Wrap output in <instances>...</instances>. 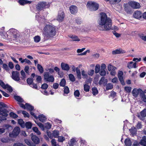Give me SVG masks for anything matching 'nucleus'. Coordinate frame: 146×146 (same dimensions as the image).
I'll return each mask as SVG.
<instances>
[{
    "label": "nucleus",
    "mask_w": 146,
    "mask_h": 146,
    "mask_svg": "<svg viewBox=\"0 0 146 146\" xmlns=\"http://www.w3.org/2000/svg\"><path fill=\"white\" fill-rule=\"evenodd\" d=\"M98 23V25L97 27L100 31H108L112 29V21L104 13H100Z\"/></svg>",
    "instance_id": "obj_1"
},
{
    "label": "nucleus",
    "mask_w": 146,
    "mask_h": 146,
    "mask_svg": "<svg viewBox=\"0 0 146 146\" xmlns=\"http://www.w3.org/2000/svg\"><path fill=\"white\" fill-rule=\"evenodd\" d=\"M56 29L52 26L48 25L45 26L44 29L43 34L47 38H52L55 36Z\"/></svg>",
    "instance_id": "obj_2"
},
{
    "label": "nucleus",
    "mask_w": 146,
    "mask_h": 146,
    "mask_svg": "<svg viewBox=\"0 0 146 146\" xmlns=\"http://www.w3.org/2000/svg\"><path fill=\"white\" fill-rule=\"evenodd\" d=\"M8 37L9 36L13 40L17 39L20 36L19 31L17 30L11 29H10L8 31Z\"/></svg>",
    "instance_id": "obj_3"
},
{
    "label": "nucleus",
    "mask_w": 146,
    "mask_h": 146,
    "mask_svg": "<svg viewBox=\"0 0 146 146\" xmlns=\"http://www.w3.org/2000/svg\"><path fill=\"white\" fill-rule=\"evenodd\" d=\"M87 6L89 10L92 11L97 10L99 7V5L98 3L91 1H88Z\"/></svg>",
    "instance_id": "obj_4"
},
{
    "label": "nucleus",
    "mask_w": 146,
    "mask_h": 146,
    "mask_svg": "<svg viewBox=\"0 0 146 146\" xmlns=\"http://www.w3.org/2000/svg\"><path fill=\"white\" fill-rule=\"evenodd\" d=\"M50 3H47L44 1H42L38 3L36 6V10L40 11L43 9L48 8L50 6Z\"/></svg>",
    "instance_id": "obj_5"
},
{
    "label": "nucleus",
    "mask_w": 146,
    "mask_h": 146,
    "mask_svg": "<svg viewBox=\"0 0 146 146\" xmlns=\"http://www.w3.org/2000/svg\"><path fill=\"white\" fill-rule=\"evenodd\" d=\"M44 79L46 81L51 82H54V78L53 76L50 75V74L49 72H45L44 73Z\"/></svg>",
    "instance_id": "obj_6"
},
{
    "label": "nucleus",
    "mask_w": 146,
    "mask_h": 146,
    "mask_svg": "<svg viewBox=\"0 0 146 146\" xmlns=\"http://www.w3.org/2000/svg\"><path fill=\"white\" fill-rule=\"evenodd\" d=\"M20 131V128L18 127H15L13 129L12 133H9V136L11 137H15L17 136Z\"/></svg>",
    "instance_id": "obj_7"
},
{
    "label": "nucleus",
    "mask_w": 146,
    "mask_h": 146,
    "mask_svg": "<svg viewBox=\"0 0 146 146\" xmlns=\"http://www.w3.org/2000/svg\"><path fill=\"white\" fill-rule=\"evenodd\" d=\"M128 4L131 7L134 9H139L141 7L139 3L133 1L129 2Z\"/></svg>",
    "instance_id": "obj_8"
},
{
    "label": "nucleus",
    "mask_w": 146,
    "mask_h": 146,
    "mask_svg": "<svg viewBox=\"0 0 146 146\" xmlns=\"http://www.w3.org/2000/svg\"><path fill=\"white\" fill-rule=\"evenodd\" d=\"M12 78L16 81H19V72L17 71H13L12 72Z\"/></svg>",
    "instance_id": "obj_9"
},
{
    "label": "nucleus",
    "mask_w": 146,
    "mask_h": 146,
    "mask_svg": "<svg viewBox=\"0 0 146 146\" xmlns=\"http://www.w3.org/2000/svg\"><path fill=\"white\" fill-rule=\"evenodd\" d=\"M137 116L141 120H144L145 117H146V109H144L140 112V114H137Z\"/></svg>",
    "instance_id": "obj_10"
},
{
    "label": "nucleus",
    "mask_w": 146,
    "mask_h": 146,
    "mask_svg": "<svg viewBox=\"0 0 146 146\" xmlns=\"http://www.w3.org/2000/svg\"><path fill=\"white\" fill-rule=\"evenodd\" d=\"M9 111L6 109L0 107V115L3 116V117H7L8 115Z\"/></svg>",
    "instance_id": "obj_11"
},
{
    "label": "nucleus",
    "mask_w": 146,
    "mask_h": 146,
    "mask_svg": "<svg viewBox=\"0 0 146 146\" xmlns=\"http://www.w3.org/2000/svg\"><path fill=\"white\" fill-rule=\"evenodd\" d=\"M123 73L122 71H119L118 74V77L119 80L120 81L122 84L123 85L124 84V82L123 80Z\"/></svg>",
    "instance_id": "obj_12"
},
{
    "label": "nucleus",
    "mask_w": 146,
    "mask_h": 146,
    "mask_svg": "<svg viewBox=\"0 0 146 146\" xmlns=\"http://www.w3.org/2000/svg\"><path fill=\"white\" fill-rule=\"evenodd\" d=\"M70 12L72 14H75L77 13L78 9L77 7L74 5L70 6L69 8Z\"/></svg>",
    "instance_id": "obj_13"
},
{
    "label": "nucleus",
    "mask_w": 146,
    "mask_h": 146,
    "mask_svg": "<svg viewBox=\"0 0 146 146\" xmlns=\"http://www.w3.org/2000/svg\"><path fill=\"white\" fill-rule=\"evenodd\" d=\"M61 67L62 69L65 71H68L69 70L70 68L68 65L66 63L62 62L61 63Z\"/></svg>",
    "instance_id": "obj_14"
},
{
    "label": "nucleus",
    "mask_w": 146,
    "mask_h": 146,
    "mask_svg": "<svg viewBox=\"0 0 146 146\" xmlns=\"http://www.w3.org/2000/svg\"><path fill=\"white\" fill-rule=\"evenodd\" d=\"M125 10L127 13H130L131 12V8L128 4H124L123 5Z\"/></svg>",
    "instance_id": "obj_15"
},
{
    "label": "nucleus",
    "mask_w": 146,
    "mask_h": 146,
    "mask_svg": "<svg viewBox=\"0 0 146 146\" xmlns=\"http://www.w3.org/2000/svg\"><path fill=\"white\" fill-rule=\"evenodd\" d=\"M64 17V15L63 12L60 11L59 12L57 17V20L59 21H62Z\"/></svg>",
    "instance_id": "obj_16"
},
{
    "label": "nucleus",
    "mask_w": 146,
    "mask_h": 146,
    "mask_svg": "<svg viewBox=\"0 0 146 146\" xmlns=\"http://www.w3.org/2000/svg\"><path fill=\"white\" fill-rule=\"evenodd\" d=\"M140 88L137 89V88L134 89L132 91V94L133 96L135 98H136L138 96L139 94H140V91L139 90Z\"/></svg>",
    "instance_id": "obj_17"
},
{
    "label": "nucleus",
    "mask_w": 146,
    "mask_h": 146,
    "mask_svg": "<svg viewBox=\"0 0 146 146\" xmlns=\"http://www.w3.org/2000/svg\"><path fill=\"white\" fill-rule=\"evenodd\" d=\"M133 16L135 18L139 19L141 17L142 13L140 11H137L134 13Z\"/></svg>",
    "instance_id": "obj_18"
},
{
    "label": "nucleus",
    "mask_w": 146,
    "mask_h": 146,
    "mask_svg": "<svg viewBox=\"0 0 146 146\" xmlns=\"http://www.w3.org/2000/svg\"><path fill=\"white\" fill-rule=\"evenodd\" d=\"M107 80L106 79H105V77H102L99 82V84L100 85L103 84L105 85L107 84Z\"/></svg>",
    "instance_id": "obj_19"
},
{
    "label": "nucleus",
    "mask_w": 146,
    "mask_h": 146,
    "mask_svg": "<svg viewBox=\"0 0 146 146\" xmlns=\"http://www.w3.org/2000/svg\"><path fill=\"white\" fill-rule=\"evenodd\" d=\"M31 139L36 144H38L39 142V138L35 135H33L31 137Z\"/></svg>",
    "instance_id": "obj_20"
},
{
    "label": "nucleus",
    "mask_w": 146,
    "mask_h": 146,
    "mask_svg": "<svg viewBox=\"0 0 146 146\" xmlns=\"http://www.w3.org/2000/svg\"><path fill=\"white\" fill-rule=\"evenodd\" d=\"M125 52V51L122 49H116L115 50L113 51L112 52L113 54H119L121 53H124Z\"/></svg>",
    "instance_id": "obj_21"
},
{
    "label": "nucleus",
    "mask_w": 146,
    "mask_h": 146,
    "mask_svg": "<svg viewBox=\"0 0 146 146\" xmlns=\"http://www.w3.org/2000/svg\"><path fill=\"white\" fill-rule=\"evenodd\" d=\"M139 144L143 146H146V136H144L143 137L142 139L139 143Z\"/></svg>",
    "instance_id": "obj_22"
},
{
    "label": "nucleus",
    "mask_w": 146,
    "mask_h": 146,
    "mask_svg": "<svg viewBox=\"0 0 146 146\" xmlns=\"http://www.w3.org/2000/svg\"><path fill=\"white\" fill-rule=\"evenodd\" d=\"M38 118L39 121L42 122H44L46 121V117L43 114L39 115Z\"/></svg>",
    "instance_id": "obj_23"
},
{
    "label": "nucleus",
    "mask_w": 146,
    "mask_h": 146,
    "mask_svg": "<svg viewBox=\"0 0 146 146\" xmlns=\"http://www.w3.org/2000/svg\"><path fill=\"white\" fill-rule=\"evenodd\" d=\"M19 3L21 5H24L26 4H30L31 1L27 0H19L18 1Z\"/></svg>",
    "instance_id": "obj_24"
},
{
    "label": "nucleus",
    "mask_w": 146,
    "mask_h": 146,
    "mask_svg": "<svg viewBox=\"0 0 146 146\" xmlns=\"http://www.w3.org/2000/svg\"><path fill=\"white\" fill-rule=\"evenodd\" d=\"M69 37L72 39V40L73 41H80V39L78 37L75 35H70Z\"/></svg>",
    "instance_id": "obj_25"
},
{
    "label": "nucleus",
    "mask_w": 146,
    "mask_h": 146,
    "mask_svg": "<svg viewBox=\"0 0 146 146\" xmlns=\"http://www.w3.org/2000/svg\"><path fill=\"white\" fill-rule=\"evenodd\" d=\"M26 109H27V110L32 111L34 109V107L32 106L31 105L28 104V103H26Z\"/></svg>",
    "instance_id": "obj_26"
},
{
    "label": "nucleus",
    "mask_w": 146,
    "mask_h": 146,
    "mask_svg": "<svg viewBox=\"0 0 146 146\" xmlns=\"http://www.w3.org/2000/svg\"><path fill=\"white\" fill-rule=\"evenodd\" d=\"M125 143L126 146H131V140L129 139H126L125 141Z\"/></svg>",
    "instance_id": "obj_27"
},
{
    "label": "nucleus",
    "mask_w": 146,
    "mask_h": 146,
    "mask_svg": "<svg viewBox=\"0 0 146 146\" xmlns=\"http://www.w3.org/2000/svg\"><path fill=\"white\" fill-rule=\"evenodd\" d=\"M37 69L40 73L42 74L44 72V69L42 67L40 64H38Z\"/></svg>",
    "instance_id": "obj_28"
},
{
    "label": "nucleus",
    "mask_w": 146,
    "mask_h": 146,
    "mask_svg": "<svg viewBox=\"0 0 146 146\" xmlns=\"http://www.w3.org/2000/svg\"><path fill=\"white\" fill-rule=\"evenodd\" d=\"M76 71L78 78L79 79H81V72L79 69L78 67L76 68Z\"/></svg>",
    "instance_id": "obj_29"
},
{
    "label": "nucleus",
    "mask_w": 146,
    "mask_h": 146,
    "mask_svg": "<svg viewBox=\"0 0 146 146\" xmlns=\"http://www.w3.org/2000/svg\"><path fill=\"white\" fill-rule=\"evenodd\" d=\"M35 78H36V82L38 83H41L42 79L40 76L36 75L35 76Z\"/></svg>",
    "instance_id": "obj_30"
},
{
    "label": "nucleus",
    "mask_w": 146,
    "mask_h": 146,
    "mask_svg": "<svg viewBox=\"0 0 146 146\" xmlns=\"http://www.w3.org/2000/svg\"><path fill=\"white\" fill-rule=\"evenodd\" d=\"M18 123L22 127H24L25 126V124L23 120L22 119H19L18 120Z\"/></svg>",
    "instance_id": "obj_31"
},
{
    "label": "nucleus",
    "mask_w": 146,
    "mask_h": 146,
    "mask_svg": "<svg viewBox=\"0 0 146 146\" xmlns=\"http://www.w3.org/2000/svg\"><path fill=\"white\" fill-rule=\"evenodd\" d=\"M15 99L18 102H23V99L20 96H14Z\"/></svg>",
    "instance_id": "obj_32"
},
{
    "label": "nucleus",
    "mask_w": 146,
    "mask_h": 146,
    "mask_svg": "<svg viewBox=\"0 0 146 146\" xmlns=\"http://www.w3.org/2000/svg\"><path fill=\"white\" fill-rule=\"evenodd\" d=\"M59 132L57 130H54L53 131L52 135L54 137H58L59 136Z\"/></svg>",
    "instance_id": "obj_33"
},
{
    "label": "nucleus",
    "mask_w": 146,
    "mask_h": 146,
    "mask_svg": "<svg viewBox=\"0 0 146 146\" xmlns=\"http://www.w3.org/2000/svg\"><path fill=\"white\" fill-rule=\"evenodd\" d=\"M25 126L28 129H31L32 126V124L30 122H27L25 123Z\"/></svg>",
    "instance_id": "obj_34"
},
{
    "label": "nucleus",
    "mask_w": 146,
    "mask_h": 146,
    "mask_svg": "<svg viewBox=\"0 0 146 146\" xmlns=\"http://www.w3.org/2000/svg\"><path fill=\"white\" fill-rule=\"evenodd\" d=\"M25 141L27 145L30 146H35L36 145L33 143H31L30 141L27 139L25 140Z\"/></svg>",
    "instance_id": "obj_35"
},
{
    "label": "nucleus",
    "mask_w": 146,
    "mask_h": 146,
    "mask_svg": "<svg viewBox=\"0 0 146 146\" xmlns=\"http://www.w3.org/2000/svg\"><path fill=\"white\" fill-rule=\"evenodd\" d=\"M34 80L32 78H29L27 79V82L29 85H32L33 83Z\"/></svg>",
    "instance_id": "obj_36"
},
{
    "label": "nucleus",
    "mask_w": 146,
    "mask_h": 146,
    "mask_svg": "<svg viewBox=\"0 0 146 146\" xmlns=\"http://www.w3.org/2000/svg\"><path fill=\"white\" fill-rule=\"evenodd\" d=\"M66 82L64 79H62L60 83V86L64 87L66 85Z\"/></svg>",
    "instance_id": "obj_37"
},
{
    "label": "nucleus",
    "mask_w": 146,
    "mask_h": 146,
    "mask_svg": "<svg viewBox=\"0 0 146 146\" xmlns=\"http://www.w3.org/2000/svg\"><path fill=\"white\" fill-rule=\"evenodd\" d=\"M113 88V85L111 83L107 84L106 85V89L107 90L111 89Z\"/></svg>",
    "instance_id": "obj_38"
},
{
    "label": "nucleus",
    "mask_w": 146,
    "mask_h": 146,
    "mask_svg": "<svg viewBox=\"0 0 146 146\" xmlns=\"http://www.w3.org/2000/svg\"><path fill=\"white\" fill-rule=\"evenodd\" d=\"M76 140L74 139H72L68 144L70 146H73L76 143Z\"/></svg>",
    "instance_id": "obj_39"
},
{
    "label": "nucleus",
    "mask_w": 146,
    "mask_h": 146,
    "mask_svg": "<svg viewBox=\"0 0 146 146\" xmlns=\"http://www.w3.org/2000/svg\"><path fill=\"white\" fill-rule=\"evenodd\" d=\"M92 93L94 95H95L98 94V92L96 88L94 87L92 88Z\"/></svg>",
    "instance_id": "obj_40"
},
{
    "label": "nucleus",
    "mask_w": 146,
    "mask_h": 146,
    "mask_svg": "<svg viewBox=\"0 0 146 146\" xmlns=\"http://www.w3.org/2000/svg\"><path fill=\"white\" fill-rule=\"evenodd\" d=\"M116 69V67H113L112 69V70L110 71V74L112 76H115V74L116 72L115 71V70Z\"/></svg>",
    "instance_id": "obj_41"
},
{
    "label": "nucleus",
    "mask_w": 146,
    "mask_h": 146,
    "mask_svg": "<svg viewBox=\"0 0 146 146\" xmlns=\"http://www.w3.org/2000/svg\"><path fill=\"white\" fill-rule=\"evenodd\" d=\"M100 69V66L99 64L96 65L95 68V72L96 74L98 73Z\"/></svg>",
    "instance_id": "obj_42"
},
{
    "label": "nucleus",
    "mask_w": 146,
    "mask_h": 146,
    "mask_svg": "<svg viewBox=\"0 0 146 146\" xmlns=\"http://www.w3.org/2000/svg\"><path fill=\"white\" fill-rule=\"evenodd\" d=\"M84 90L86 92H89L90 90V87L86 84H84Z\"/></svg>",
    "instance_id": "obj_43"
},
{
    "label": "nucleus",
    "mask_w": 146,
    "mask_h": 146,
    "mask_svg": "<svg viewBox=\"0 0 146 146\" xmlns=\"http://www.w3.org/2000/svg\"><path fill=\"white\" fill-rule=\"evenodd\" d=\"M9 115L11 117L13 118H16L18 117L17 115L13 112H10L9 113Z\"/></svg>",
    "instance_id": "obj_44"
},
{
    "label": "nucleus",
    "mask_w": 146,
    "mask_h": 146,
    "mask_svg": "<svg viewBox=\"0 0 146 146\" xmlns=\"http://www.w3.org/2000/svg\"><path fill=\"white\" fill-rule=\"evenodd\" d=\"M1 141L3 143H7L9 142L10 140L9 138H3L1 139Z\"/></svg>",
    "instance_id": "obj_45"
},
{
    "label": "nucleus",
    "mask_w": 146,
    "mask_h": 146,
    "mask_svg": "<svg viewBox=\"0 0 146 146\" xmlns=\"http://www.w3.org/2000/svg\"><path fill=\"white\" fill-rule=\"evenodd\" d=\"M69 78L70 80L72 82L75 81V78L74 75L72 74H70L69 75Z\"/></svg>",
    "instance_id": "obj_46"
},
{
    "label": "nucleus",
    "mask_w": 146,
    "mask_h": 146,
    "mask_svg": "<svg viewBox=\"0 0 146 146\" xmlns=\"http://www.w3.org/2000/svg\"><path fill=\"white\" fill-rule=\"evenodd\" d=\"M35 123L37 124V125L42 130H44V125L41 123L39 122L36 123V121H35Z\"/></svg>",
    "instance_id": "obj_47"
},
{
    "label": "nucleus",
    "mask_w": 146,
    "mask_h": 146,
    "mask_svg": "<svg viewBox=\"0 0 146 146\" xmlns=\"http://www.w3.org/2000/svg\"><path fill=\"white\" fill-rule=\"evenodd\" d=\"M35 41L36 42H39L40 40V38L39 36H36L34 37Z\"/></svg>",
    "instance_id": "obj_48"
},
{
    "label": "nucleus",
    "mask_w": 146,
    "mask_h": 146,
    "mask_svg": "<svg viewBox=\"0 0 146 146\" xmlns=\"http://www.w3.org/2000/svg\"><path fill=\"white\" fill-rule=\"evenodd\" d=\"M121 1V0H109V1L111 4H115L118 3Z\"/></svg>",
    "instance_id": "obj_49"
},
{
    "label": "nucleus",
    "mask_w": 146,
    "mask_h": 146,
    "mask_svg": "<svg viewBox=\"0 0 146 146\" xmlns=\"http://www.w3.org/2000/svg\"><path fill=\"white\" fill-rule=\"evenodd\" d=\"M51 125L50 123H47L45 124L44 127L47 129H49L51 128Z\"/></svg>",
    "instance_id": "obj_50"
},
{
    "label": "nucleus",
    "mask_w": 146,
    "mask_h": 146,
    "mask_svg": "<svg viewBox=\"0 0 146 146\" xmlns=\"http://www.w3.org/2000/svg\"><path fill=\"white\" fill-rule=\"evenodd\" d=\"M6 88H7V90L9 91V92H12L13 89L11 86H10L8 84H6Z\"/></svg>",
    "instance_id": "obj_51"
},
{
    "label": "nucleus",
    "mask_w": 146,
    "mask_h": 146,
    "mask_svg": "<svg viewBox=\"0 0 146 146\" xmlns=\"http://www.w3.org/2000/svg\"><path fill=\"white\" fill-rule=\"evenodd\" d=\"M48 86L47 84L44 83L42 85L41 88L43 89L46 90L48 88Z\"/></svg>",
    "instance_id": "obj_52"
},
{
    "label": "nucleus",
    "mask_w": 146,
    "mask_h": 146,
    "mask_svg": "<svg viewBox=\"0 0 146 146\" xmlns=\"http://www.w3.org/2000/svg\"><path fill=\"white\" fill-rule=\"evenodd\" d=\"M125 90L127 92L129 93L131 91V87H125L124 88Z\"/></svg>",
    "instance_id": "obj_53"
},
{
    "label": "nucleus",
    "mask_w": 146,
    "mask_h": 146,
    "mask_svg": "<svg viewBox=\"0 0 146 146\" xmlns=\"http://www.w3.org/2000/svg\"><path fill=\"white\" fill-rule=\"evenodd\" d=\"M64 92L66 94H68L69 92V89L68 87L65 86L64 87Z\"/></svg>",
    "instance_id": "obj_54"
},
{
    "label": "nucleus",
    "mask_w": 146,
    "mask_h": 146,
    "mask_svg": "<svg viewBox=\"0 0 146 146\" xmlns=\"http://www.w3.org/2000/svg\"><path fill=\"white\" fill-rule=\"evenodd\" d=\"M23 114L24 115L25 117H29V114L28 113L25 111H22Z\"/></svg>",
    "instance_id": "obj_55"
},
{
    "label": "nucleus",
    "mask_w": 146,
    "mask_h": 146,
    "mask_svg": "<svg viewBox=\"0 0 146 146\" xmlns=\"http://www.w3.org/2000/svg\"><path fill=\"white\" fill-rule=\"evenodd\" d=\"M3 67L7 71H9V68L7 65L6 64L4 63L3 64Z\"/></svg>",
    "instance_id": "obj_56"
},
{
    "label": "nucleus",
    "mask_w": 146,
    "mask_h": 146,
    "mask_svg": "<svg viewBox=\"0 0 146 146\" xmlns=\"http://www.w3.org/2000/svg\"><path fill=\"white\" fill-rule=\"evenodd\" d=\"M21 74L22 76V79H24L26 78V75L23 70H22L21 71Z\"/></svg>",
    "instance_id": "obj_57"
},
{
    "label": "nucleus",
    "mask_w": 146,
    "mask_h": 146,
    "mask_svg": "<svg viewBox=\"0 0 146 146\" xmlns=\"http://www.w3.org/2000/svg\"><path fill=\"white\" fill-rule=\"evenodd\" d=\"M140 91V95H145V93H146V90H144L143 91L142 90L140 89L139 90Z\"/></svg>",
    "instance_id": "obj_58"
},
{
    "label": "nucleus",
    "mask_w": 146,
    "mask_h": 146,
    "mask_svg": "<svg viewBox=\"0 0 146 146\" xmlns=\"http://www.w3.org/2000/svg\"><path fill=\"white\" fill-rule=\"evenodd\" d=\"M0 107L3 108H8V107L3 102H0Z\"/></svg>",
    "instance_id": "obj_59"
},
{
    "label": "nucleus",
    "mask_w": 146,
    "mask_h": 146,
    "mask_svg": "<svg viewBox=\"0 0 146 146\" xmlns=\"http://www.w3.org/2000/svg\"><path fill=\"white\" fill-rule=\"evenodd\" d=\"M58 141L59 142H63L65 139L64 137H63L60 136L59 137L58 136Z\"/></svg>",
    "instance_id": "obj_60"
},
{
    "label": "nucleus",
    "mask_w": 146,
    "mask_h": 146,
    "mask_svg": "<svg viewBox=\"0 0 146 146\" xmlns=\"http://www.w3.org/2000/svg\"><path fill=\"white\" fill-rule=\"evenodd\" d=\"M74 95L75 97H78L80 95V92L78 90H76L74 93Z\"/></svg>",
    "instance_id": "obj_61"
},
{
    "label": "nucleus",
    "mask_w": 146,
    "mask_h": 146,
    "mask_svg": "<svg viewBox=\"0 0 146 146\" xmlns=\"http://www.w3.org/2000/svg\"><path fill=\"white\" fill-rule=\"evenodd\" d=\"M100 74L101 76H104L106 74V72L105 70H101Z\"/></svg>",
    "instance_id": "obj_62"
},
{
    "label": "nucleus",
    "mask_w": 146,
    "mask_h": 146,
    "mask_svg": "<svg viewBox=\"0 0 146 146\" xmlns=\"http://www.w3.org/2000/svg\"><path fill=\"white\" fill-rule=\"evenodd\" d=\"M140 97L144 102H146V95H140Z\"/></svg>",
    "instance_id": "obj_63"
},
{
    "label": "nucleus",
    "mask_w": 146,
    "mask_h": 146,
    "mask_svg": "<svg viewBox=\"0 0 146 146\" xmlns=\"http://www.w3.org/2000/svg\"><path fill=\"white\" fill-rule=\"evenodd\" d=\"M13 146H26L25 145L20 143H17L14 144Z\"/></svg>",
    "instance_id": "obj_64"
}]
</instances>
